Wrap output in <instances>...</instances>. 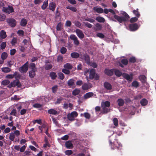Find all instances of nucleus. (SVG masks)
<instances>
[{
  "instance_id": "32",
  "label": "nucleus",
  "mask_w": 156,
  "mask_h": 156,
  "mask_svg": "<svg viewBox=\"0 0 156 156\" xmlns=\"http://www.w3.org/2000/svg\"><path fill=\"white\" fill-rule=\"evenodd\" d=\"M139 9H136V10H134L133 11V13L137 17H139L140 16V14L138 11Z\"/></svg>"
},
{
  "instance_id": "52",
  "label": "nucleus",
  "mask_w": 156,
  "mask_h": 156,
  "mask_svg": "<svg viewBox=\"0 0 156 156\" xmlns=\"http://www.w3.org/2000/svg\"><path fill=\"white\" fill-rule=\"evenodd\" d=\"M136 17H134L132 18L130 20V22L131 23H133L136 22L138 20V18Z\"/></svg>"
},
{
  "instance_id": "39",
  "label": "nucleus",
  "mask_w": 156,
  "mask_h": 156,
  "mask_svg": "<svg viewBox=\"0 0 156 156\" xmlns=\"http://www.w3.org/2000/svg\"><path fill=\"white\" fill-rule=\"evenodd\" d=\"M30 67L31 68V70H37V68H36V66L35 63H31L30 64Z\"/></svg>"
},
{
  "instance_id": "4",
  "label": "nucleus",
  "mask_w": 156,
  "mask_h": 156,
  "mask_svg": "<svg viewBox=\"0 0 156 156\" xmlns=\"http://www.w3.org/2000/svg\"><path fill=\"white\" fill-rule=\"evenodd\" d=\"M80 58L84 61L87 64L90 63V58L89 55L86 53L80 55Z\"/></svg>"
},
{
  "instance_id": "48",
  "label": "nucleus",
  "mask_w": 156,
  "mask_h": 156,
  "mask_svg": "<svg viewBox=\"0 0 156 156\" xmlns=\"http://www.w3.org/2000/svg\"><path fill=\"white\" fill-rule=\"evenodd\" d=\"M66 8L67 9L71 10L74 12H76V8L74 7L68 6L66 7Z\"/></svg>"
},
{
  "instance_id": "42",
  "label": "nucleus",
  "mask_w": 156,
  "mask_h": 156,
  "mask_svg": "<svg viewBox=\"0 0 156 156\" xmlns=\"http://www.w3.org/2000/svg\"><path fill=\"white\" fill-rule=\"evenodd\" d=\"M9 83L10 81L9 80H5L2 81V84L3 85L6 86L9 84Z\"/></svg>"
},
{
  "instance_id": "50",
  "label": "nucleus",
  "mask_w": 156,
  "mask_h": 156,
  "mask_svg": "<svg viewBox=\"0 0 156 156\" xmlns=\"http://www.w3.org/2000/svg\"><path fill=\"white\" fill-rule=\"evenodd\" d=\"M6 16L3 14H0V21H3L5 20L6 18Z\"/></svg>"
},
{
  "instance_id": "16",
  "label": "nucleus",
  "mask_w": 156,
  "mask_h": 156,
  "mask_svg": "<svg viewBox=\"0 0 156 156\" xmlns=\"http://www.w3.org/2000/svg\"><path fill=\"white\" fill-rule=\"evenodd\" d=\"M94 94L93 92H88L86 93L83 96L84 99H87L88 98L92 97L94 95Z\"/></svg>"
},
{
  "instance_id": "3",
  "label": "nucleus",
  "mask_w": 156,
  "mask_h": 156,
  "mask_svg": "<svg viewBox=\"0 0 156 156\" xmlns=\"http://www.w3.org/2000/svg\"><path fill=\"white\" fill-rule=\"evenodd\" d=\"M16 86L18 88H20L21 87V84L19 80L17 79L11 82L10 84L8 86V87L9 88H11L12 87H15Z\"/></svg>"
},
{
  "instance_id": "53",
  "label": "nucleus",
  "mask_w": 156,
  "mask_h": 156,
  "mask_svg": "<svg viewBox=\"0 0 156 156\" xmlns=\"http://www.w3.org/2000/svg\"><path fill=\"white\" fill-rule=\"evenodd\" d=\"M62 71L66 75H69L70 73V71L69 70L65 68L62 69Z\"/></svg>"
},
{
  "instance_id": "8",
  "label": "nucleus",
  "mask_w": 156,
  "mask_h": 156,
  "mask_svg": "<svg viewBox=\"0 0 156 156\" xmlns=\"http://www.w3.org/2000/svg\"><path fill=\"white\" fill-rule=\"evenodd\" d=\"M122 76L124 78L127 80L129 83H130L132 81L133 79V75L132 74L130 76L127 73H123L122 74Z\"/></svg>"
},
{
  "instance_id": "27",
  "label": "nucleus",
  "mask_w": 156,
  "mask_h": 156,
  "mask_svg": "<svg viewBox=\"0 0 156 156\" xmlns=\"http://www.w3.org/2000/svg\"><path fill=\"white\" fill-rule=\"evenodd\" d=\"M0 36L2 39L5 38L7 37L6 32L4 30H2L0 32Z\"/></svg>"
},
{
  "instance_id": "13",
  "label": "nucleus",
  "mask_w": 156,
  "mask_h": 156,
  "mask_svg": "<svg viewBox=\"0 0 156 156\" xmlns=\"http://www.w3.org/2000/svg\"><path fill=\"white\" fill-rule=\"evenodd\" d=\"M95 70L94 69H91L90 70L89 79L90 80L93 79L96 75Z\"/></svg>"
},
{
  "instance_id": "41",
  "label": "nucleus",
  "mask_w": 156,
  "mask_h": 156,
  "mask_svg": "<svg viewBox=\"0 0 156 156\" xmlns=\"http://www.w3.org/2000/svg\"><path fill=\"white\" fill-rule=\"evenodd\" d=\"M101 105H104L106 107H109L110 106V103L108 101H106L104 103H102Z\"/></svg>"
},
{
  "instance_id": "23",
  "label": "nucleus",
  "mask_w": 156,
  "mask_h": 156,
  "mask_svg": "<svg viewBox=\"0 0 156 156\" xmlns=\"http://www.w3.org/2000/svg\"><path fill=\"white\" fill-rule=\"evenodd\" d=\"M37 70H31L29 72V76L31 78H34L35 76V72Z\"/></svg>"
},
{
  "instance_id": "7",
  "label": "nucleus",
  "mask_w": 156,
  "mask_h": 156,
  "mask_svg": "<svg viewBox=\"0 0 156 156\" xmlns=\"http://www.w3.org/2000/svg\"><path fill=\"white\" fill-rule=\"evenodd\" d=\"M2 10L4 12L8 14L14 12L13 7L10 6H8V8L3 7Z\"/></svg>"
},
{
  "instance_id": "60",
  "label": "nucleus",
  "mask_w": 156,
  "mask_h": 156,
  "mask_svg": "<svg viewBox=\"0 0 156 156\" xmlns=\"http://www.w3.org/2000/svg\"><path fill=\"white\" fill-rule=\"evenodd\" d=\"M63 59V57L62 55H59L57 57V61L59 62H62Z\"/></svg>"
},
{
  "instance_id": "9",
  "label": "nucleus",
  "mask_w": 156,
  "mask_h": 156,
  "mask_svg": "<svg viewBox=\"0 0 156 156\" xmlns=\"http://www.w3.org/2000/svg\"><path fill=\"white\" fill-rule=\"evenodd\" d=\"M129 30L131 31H134L137 30L138 28V26L137 23H135L130 24L129 25Z\"/></svg>"
},
{
  "instance_id": "20",
  "label": "nucleus",
  "mask_w": 156,
  "mask_h": 156,
  "mask_svg": "<svg viewBox=\"0 0 156 156\" xmlns=\"http://www.w3.org/2000/svg\"><path fill=\"white\" fill-rule=\"evenodd\" d=\"M94 10L99 13H101L103 12V9L101 8L95 7L93 8Z\"/></svg>"
},
{
  "instance_id": "6",
  "label": "nucleus",
  "mask_w": 156,
  "mask_h": 156,
  "mask_svg": "<svg viewBox=\"0 0 156 156\" xmlns=\"http://www.w3.org/2000/svg\"><path fill=\"white\" fill-rule=\"evenodd\" d=\"M8 24L12 27L16 26V21L13 18H10L7 20Z\"/></svg>"
},
{
  "instance_id": "10",
  "label": "nucleus",
  "mask_w": 156,
  "mask_h": 156,
  "mask_svg": "<svg viewBox=\"0 0 156 156\" xmlns=\"http://www.w3.org/2000/svg\"><path fill=\"white\" fill-rule=\"evenodd\" d=\"M103 86L107 90H110L112 89V86L110 83L108 82H104Z\"/></svg>"
},
{
  "instance_id": "46",
  "label": "nucleus",
  "mask_w": 156,
  "mask_h": 156,
  "mask_svg": "<svg viewBox=\"0 0 156 156\" xmlns=\"http://www.w3.org/2000/svg\"><path fill=\"white\" fill-rule=\"evenodd\" d=\"M67 51L66 48L64 47H62L60 49L61 53L63 54H65Z\"/></svg>"
},
{
  "instance_id": "40",
  "label": "nucleus",
  "mask_w": 156,
  "mask_h": 156,
  "mask_svg": "<svg viewBox=\"0 0 156 156\" xmlns=\"http://www.w3.org/2000/svg\"><path fill=\"white\" fill-rule=\"evenodd\" d=\"M8 56V55L7 53L5 52H3L1 55V58L3 60L5 59Z\"/></svg>"
},
{
  "instance_id": "44",
  "label": "nucleus",
  "mask_w": 156,
  "mask_h": 156,
  "mask_svg": "<svg viewBox=\"0 0 156 156\" xmlns=\"http://www.w3.org/2000/svg\"><path fill=\"white\" fill-rule=\"evenodd\" d=\"M51 89L52 92L53 93H56L58 89V86L57 85H55L52 87Z\"/></svg>"
},
{
  "instance_id": "34",
  "label": "nucleus",
  "mask_w": 156,
  "mask_h": 156,
  "mask_svg": "<svg viewBox=\"0 0 156 156\" xmlns=\"http://www.w3.org/2000/svg\"><path fill=\"white\" fill-rule=\"evenodd\" d=\"M2 71L5 73H7L11 71V69L8 67H3L2 69Z\"/></svg>"
},
{
  "instance_id": "11",
  "label": "nucleus",
  "mask_w": 156,
  "mask_h": 156,
  "mask_svg": "<svg viewBox=\"0 0 156 156\" xmlns=\"http://www.w3.org/2000/svg\"><path fill=\"white\" fill-rule=\"evenodd\" d=\"M76 34L78 37L80 39H82L84 37V34L82 31L79 29H76L75 30Z\"/></svg>"
},
{
  "instance_id": "21",
  "label": "nucleus",
  "mask_w": 156,
  "mask_h": 156,
  "mask_svg": "<svg viewBox=\"0 0 156 156\" xmlns=\"http://www.w3.org/2000/svg\"><path fill=\"white\" fill-rule=\"evenodd\" d=\"M64 67L65 69L68 70L71 69L73 68V66L70 63H69L65 64L64 65Z\"/></svg>"
},
{
  "instance_id": "61",
  "label": "nucleus",
  "mask_w": 156,
  "mask_h": 156,
  "mask_svg": "<svg viewBox=\"0 0 156 156\" xmlns=\"http://www.w3.org/2000/svg\"><path fill=\"white\" fill-rule=\"evenodd\" d=\"M67 118L68 119L71 121H74L75 119L74 118L71 114L68 115L67 116Z\"/></svg>"
},
{
  "instance_id": "63",
  "label": "nucleus",
  "mask_w": 156,
  "mask_h": 156,
  "mask_svg": "<svg viewBox=\"0 0 156 156\" xmlns=\"http://www.w3.org/2000/svg\"><path fill=\"white\" fill-rule=\"evenodd\" d=\"M97 36L98 37L101 38H103L105 37V35L101 33H98L97 34Z\"/></svg>"
},
{
  "instance_id": "33",
  "label": "nucleus",
  "mask_w": 156,
  "mask_h": 156,
  "mask_svg": "<svg viewBox=\"0 0 156 156\" xmlns=\"http://www.w3.org/2000/svg\"><path fill=\"white\" fill-rule=\"evenodd\" d=\"M101 107L102 108V113L103 114H105L107 113L108 111V109L107 108V107H106L105 106H104V105H101Z\"/></svg>"
},
{
  "instance_id": "37",
  "label": "nucleus",
  "mask_w": 156,
  "mask_h": 156,
  "mask_svg": "<svg viewBox=\"0 0 156 156\" xmlns=\"http://www.w3.org/2000/svg\"><path fill=\"white\" fill-rule=\"evenodd\" d=\"M80 90L78 89H75L72 92V94L74 96H76L78 95L80 92Z\"/></svg>"
},
{
  "instance_id": "26",
  "label": "nucleus",
  "mask_w": 156,
  "mask_h": 156,
  "mask_svg": "<svg viewBox=\"0 0 156 156\" xmlns=\"http://www.w3.org/2000/svg\"><path fill=\"white\" fill-rule=\"evenodd\" d=\"M114 72L115 75L118 77H120L121 75L122 76V73L119 70L115 69Z\"/></svg>"
},
{
  "instance_id": "24",
  "label": "nucleus",
  "mask_w": 156,
  "mask_h": 156,
  "mask_svg": "<svg viewBox=\"0 0 156 156\" xmlns=\"http://www.w3.org/2000/svg\"><path fill=\"white\" fill-rule=\"evenodd\" d=\"M48 0H45L43 2V5L41 6V9L43 10H45L48 5Z\"/></svg>"
},
{
  "instance_id": "30",
  "label": "nucleus",
  "mask_w": 156,
  "mask_h": 156,
  "mask_svg": "<svg viewBox=\"0 0 156 156\" xmlns=\"http://www.w3.org/2000/svg\"><path fill=\"white\" fill-rule=\"evenodd\" d=\"M74 83V80L73 79L69 80L67 82V84L68 86L72 87Z\"/></svg>"
},
{
  "instance_id": "14",
  "label": "nucleus",
  "mask_w": 156,
  "mask_h": 156,
  "mask_svg": "<svg viewBox=\"0 0 156 156\" xmlns=\"http://www.w3.org/2000/svg\"><path fill=\"white\" fill-rule=\"evenodd\" d=\"M115 69H105V74L109 76H112L113 75Z\"/></svg>"
},
{
  "instance_id": "5",
  "label": "nucleus",
  "mask_w": 156,
  "mask_h": 156,
  "mask_svg": "<svg viewBox=\"0 0 156 156\" xmlns=\"http://www.w3.org/2000/svg\"><path fill=\"white\" fill-rule=\"evenodd\" d=\"M28 69V62H27L22 66L19 68L20 72L23 73H26Z\"/></svg>"
},
{
  "instance_id": "17",
  "label": "nucleus",
  "mask_w": 156,
  "mask_h": 156,
  "mask_svg": "<svg viewBox=\"0 0 156 156\" xmlns=\"http://www.w3.org/2000/svg\"><path fill=\"white\" fill-rule=\"evenodd\" d=\"M119 107L123 106L125 103V101L122 98L118 99L116 101Z\"/></svg>"
},
{
  "instance_id": "12",
  "label": "nucleus",
  "mask_w": 156,
  "mask_h": 156,
  "mask_svg": "<svg viewBox=\"0 0 156 156\" xmlns=\"http://www.w3.org/2000/svg\"><path fill=\"white\" fill-rule=\"evenodd\" d=\"M70 38L71 39L73 40L74 43L76 45H78L79 44V41L78 40L77 37L74 35H71Z\"/></svg>"
},
{
  "instance_id": "18",
  "label": "nucleus",
  "mask_w": 156,
  "mask_h": 156,
  "mask_svg": "<svg viewBox=\"0 0 156 156\" xmlns=\"http://www.w3.org/2000/svg\"><path fill=\"white\" fill-rule=\"evenodd\" d=\"M65 145L68 149H72L73 147V144L70 141H66L65 143Z\"/></svg>"
},
{
  "instance_id": "58",
  "label": "nucleus",
  "mask_w": 156,
  "mask_h": 156,
  "mask_svg": "<svg viewBox=\"0 0 156 156\" xmlns=\"http://www.w3.org/2000/svg\"><path fill=\"white\" fill-rule=\"evenodd\" d=\"M113 122L115 126H118V121L117 118H115L113 119Z\"/></svg>"
},
{
  "instance_id": "47",
  "label": "nucleus",
  "mask_w": 156,
  "mask_h": 156,
  "mask_svg": "<svg viewBox=\"0 0 156 156\" xmlns=\"http://www.w3.org/2000/svg\"><path fill=\"white\" fill-rule=\"evenodd\" d=\"M136 59L135 57H132L130 58L129 59V62L131 63H134L136 62Z\"/></svg>"
},
{
  "instance_id": "38",
  "label": "nucleus",
  "mask_w": 156,
  "mask_h": 156,
  "mask_svg": "<svg viewBox=\"0 0 156 156\" xmlns=\"http://www.w3.org/2000/svg\"><path fill=\"white\" fill-rule=\"evenodd\" d=\"M132 86L136 88H137L139 86V83L137 81L135 80L132 83Z\"/></svg>"
},
{
  "instance_id": "62",
  "label": "nucleus",
  "mask_w": 156,
  "mask_h": 156,
  "mask_svg": "<svg viewBox=\"0 0 156 156\" xmlns=\"http://www.w3.org/2000/svg\"><path fill=\"white\" fill-rule=\"evenodd\" d=\"M52 68V66L51 64H48L45 66V68L46 70H48L51 69Z\"/></svg>"
},
{
  "instance_id": "28",
  "label": "nucleus",
  "mask_w": 156,
  "mask_h": 156,
  "mask_svg": "<svg viewBox=\"0 0 156 156\" xmlns=\"http://www.w3.org/2000/svg\"><path fill=\"white\" fill-rule=\"evenodd\" d=\"M140 103L142 105L146 106L147 104L148 101L146 99L143 98L140 101Z\"/></svg>"
},
{
  "instance_id": "59",
  "label": "nucleus",
  "mask_w": 156,
  "mask_h": 156,
  "mask_svg": "<svg viewBox=\"0 0 156 156\" xmlns=\"http://www.w3.org/2000/svg\"><path fill=\"white\" fill-rule=\"evenodd\" d=\"M58 76L59 77V78L62 80H63L65 77L64 74L61 72L58 73Z\"/></svg>"
},
{
  "instance_id": "2",
  "label": "nucleus",
  "mask_w": 156,
  "mask_h": 156,
  "mask_svg": "<svg viewBox=\"0 0 156 156\" xmlns=\"http://www.w3.org/2000/svg\"><path fill=\"white\" fill-rule=\"evenodd\" d=\"M123 14L124 16H120L115 15L114 16V17L119 23L126 22L129 18V16L125 12H123Z\"/></svg>"
},
{
  "instance_id": "56",
  "label": "nucleus",
  "mask_w": 156,
  "mask_h": 156,
  "mask_svg": "<svg viewBox=\"0 0 156 156\" xmlns=\"http://www.w3.org/2000/svg\"><path fill=\"white\" fill-rule=\"evenodd\" d=\"M83 23L85 26L89 28H91L92 27V25L88 22H83Z\"/></svg>"
},
{
  "instance_id": "55",
  "label": "nucleus",
  "mask_w": 156,
  "mask_h": 156,
  "mask_svg": "<svg viewBox=\"0 0 156 156\" xmlns=\"http://www.w3.org/2000/svg\"><path fill=\"white\" fill-rule=\"evenodd\" d=\"M6 45V42H2L1 43V49L2 50L4 49Z\"/></svg>"
},
{
  "instance_id": "22",
  "label": "nucleus",
  "mask_w": 156,
  "mask_h": 156,
  "mask_svg": "<svg viewBox=\"0 0 156 156\" xmlns=\"http://www.w3.org/2000/svg\"><path fill=\"white\" fill-rule=\"evenodd\" d=\"M71 56L73 58H80V55L77 52H74L71 54Z\"/></svg>"
},
{
  "instance_id": "64",
  "label": "nucleus",
  "mask_w": 156,
  "mask_h": 156,
  "mask_svg": "<svg viewBox=\"0 0 156 156\" xmlns=\"http://www.w3.org/2000/svg\"><path fill=\"white\" fill-rule=\"evenodd\" d=\"M63 99V98L62 97H60L59 98H58L56 102V104L60 103Z\"/></svg>"
},
{
  "instance_id": "35",
  "label": "nucleus",
  "mask_w": 156,
  "mask_h": 156,
  "mask_svg": "<svg viewBox=\"0 0 156 156\" xmlns=\"http://www.w3.org/2000/svg\"><path fill=\"white\" fill-rule=\"evenodd\" d=\"M73 23L75 25L80 28H81V23L78 21H76L73 22Z\"/></svg>"
},
{
  "instance_id": "43",
  "label": "nucleus",
  "mask_w": 156,
  "mask_h": 156,
  "mask_svg": "<svg viewBox=\"0 0 156 156\" xmlns=\"http://www.w3.org/2000/svg\"><path fill=\"white\" fill-rule=\"evenodd\" d=\"M15 138V135L13 133H11L10 134V135L9 136V139L12 141H14Z\"/></svg>"
},
{
  "instance_id": "57",
  "label": "nucleus",
  "mask_w": 156,
  "mask_h": 156,
  "mask_svg": "<svg viewBox=\"0 0 156 156\" xmlns=\"http://www.w3.org/2000/svg\"><path fill=\"white\" fill-rule=\"evenodd\" d=\"M73 153V151L71 150H67L65 151V154L67 155H70Z\"/></svg>"
},
{
  "instance_id": "19",
  "label": "nucleus",
  "mask_w": 156,
  "mask_h": 156,
  "mask_svg": "<svg viewBox=\"0 0 156 156\" xmlns=\"http://www.w3.org/2000/svg\"><path fill=\"white\" fill-rule=\"evenodd\" d=\"M48 112L49 114L53 115H56L58 114V113L57 111L53 108H51L49 109L48 111Z\"/></svg>"
},
{
  "instance_id": "1",
  "label": "nucleus",
  "mask_w": 156,
  "mask_h": 156,
  "mask_svg": "<svg viewBox=\"0 0 156 156\" xmlns=\"http://www.w3.org/2000/svg\"><path fill=\"white\" fill-rule=\"evenodd\" d=\"M107 133L108 134L109 133H111L112 136V137L111 138H109V145L111 147V149L112 150H114L116 148L119 150L121 149L122 147V145L119 142L118 140L116 139V135L115 136V138H114L115 141H113V142H112L113 139H112V138L113 137V135L114 134V131L110 130H108L107 131Z\"/></svg>"
},
{
  "instance_id": "51",
  "label": "nucleus",
  "mask_w": 156,
  "mask_h": 156,
  "mask_svg": "<svg viewBox=\"0 0 156 156\" xmlns=\"http://www.w3.org/2000/svg\"><path fill=\"white\" fill-rule=\"evenodd\" d=\"M121 63L125 65H127L128 63V61L127 59H122L121 60Z\"/></svg>"
},
{
  "instance_id": "31",
  "label": "nucleus",
  "mask_w": 156,
  "mask_h": 156,
  "mask_svg": "<svg viewBox=\"0 0 156 156\" xmlns=\"http://www.w3.org/2000/svg\"><path fill=\"white\" fill-rule=\"evenodd\" d=\"M50 76L51 77V79L52 80L55 79L57 76L56 73L53 72H51L50 73Z\"/></svg>"
},
{
  "instance_id": "29",
  "label": "nucleus",
  "mask_w": 156,
  "mask_h": 156,
  "mask_svg": "<svg viewBox=\"0 0 156 156\" xmlns=\"http://www.w3.org/2000/svg\"><path fill=\"white\" fill-rule=\"evenodd\" d=\"M96 20L100 23H104L105 20L104 18L100 16H97L96 18Z\"/></svg>"
},
{
  "instance_id": "45",
  "label": "nucleus",
  "mask_w": 156,
  "mask_h": 156,
  "mask_svg": "<svg viewBox=\"0 0 156 156\" xmlns=\"http://www.w3.org/2000/svg\"><path fill=\"white\" fill-rule=\"evenodd\" d=\"M62 27V24L61 22H59L56 26V29L57 31H59L61 30Z\"/></svg>"
},
{
  "instance_id": "36",
  "label": "nucleus",
  "mask_w": 156,
  "mask_h": 156,
  "mask_svg": "<svg viewBox=\"0 0 156 156\" xmlns=\"http://www.w3.org/2000/svg\"><path fill=\"white\" fill-rule=\"evenodd\" d=\"M82 88L83 90H86L89 89L90 87L87 83H85L83 85Z\"/></svg>"
},
{
  "instance_id": "25",
  "label": "nucleus",
  "mask_w": 156,
  "mask_h": 156,
  "mask_svg": "<svg viewBox=\"0 0 156 156\" xmlns=\"http://www.w3.org/2000/svg\"><path fill=\"white\" fill-rule=\"evenodd\" d=\"M27 21L26 19L23 18L22 19L20 22V25L23 27L25 26L27 24Z\"/></svg>"
},
{
  "instance_id": "49",
  "label": "nucleus",
  "mask_w": 156,
  "mask_h": 156,
  "mask_svg": "<svg viewBox=\"0 0 156 156\" xmlns=\"http://www.w3.org/2000/svg\"><path fill=\"white\" fill-rule=\"evenodd\" d=\"M17 42V39L16 37H13L12 39L11 44L12 45H15Z\"/></svg>"
},
{
  "instance_id": "15",
  "label": "nucleus",
  "mask_w": 156,
  "mask_h": 156,
  "mask_svg": "<svg viewBox=\"0 0 156 156\" xmlns=\"http://www.w3.org/2000/svg\"><path fill=\"white\" fill-rule=\"evenodd\" d=\"M56 8V4L54 2H51L49 5V9L52 11H54Z\"/></svg>"
},
{
  "instance_id": "54",
  "label": "nucleus",
  "mask_w": 156,
  "mask_h": 156,
  "mask_svg": "<svg viewBox=\"0 0 156 156\" xmlns=\"http://www.w3.org/2000/svg\"><path fill=\"white\" fill-rule=\"evenodd\" d=\"M33 106L34 108H39L41 107L42 105L39 103H36L33 105Z\"/></svg>"
}]
</instances>
